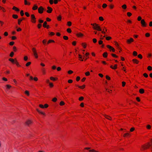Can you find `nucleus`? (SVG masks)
<instances>
[{"mask_svg": "<svg viewBox=\"0 0 152 152\" xmlns=\"http://www.w3.org/2000/svg\"><path fill=\"white\" fill-rule=\"evenodd\" d=\"M91 25L93 26V28L94 29L97 30L98 31H102V29L98 24H97L96 23H94L93 24L91 23Z\"/></svg>", "mask_w": 152, "mask_h": 152, "instance_id": "f257e3e1", "label": "nucleus"}, {"mask_svg": "<svg viewBox=\"0 0 152 152\" xmlns=\"http://www.w3.org/2000/svg\"><path fill=\"white\" fill-rule=\"evenodd\" d=\"M151 146V145L150 144V142L147 143L146 146H145L144 145H142V146L144 150L145 149H147Z\"/></svg>", "mask_w": 152, "mask_h": 152, "instance_id": "f03ea898", "label": "nucleus"}, {"mask_svg": "<svg viewBox=\"0 0 152 152\" xmlns=\"http://www.w3.org/2000/svg\"><path fill=\"white\" fill-rule=\"evenodd\" d=\"M44 10V9L42 6L40 7L38 9V12L40 14L42 13L43 12Z\"/></svg>", "mask_w": 152, "mask_h": 152, "instance_id": "7ed1b4c3", "label": "nucleus"}, {"mask_svg": "<svg viewBox=\"0 0 152 152\" xmlns=\"http://www.w3.org/2000/svg\"><path fill=\"white\" fill-rule=\"evenodd\" d=\"M141 23L142 26L143 27H145L147 26V24L143 19L141 20Z\"/></svg>", "mask_w": 152, "mask_h": 152, "instance_id": "20e7f679", "label": "nucleus"}, {"mask_svg": "<svg viewBox=\"0 0 152 152\" xmlns=\"http://www.w3.org/2000/svg\"><path fill=\"white\" fill-rule=\"evenodd\" d=\"M31 19L32 20V22L33 23H36V18L34 15L32 14L31 15Z\"/></svg>", "mask_w": 152, "mask_h": 152, "instance_id": "39448f33", "label": "nucleus"}, {"mask_svg": "<svg viewBox=\"0 0 152 152\" xmlns=\"http://www.w3.org/2000/svg\"><path fill=\"white\" fill-rule=\"evenodd\" d=\"M107 47L110 50V51L112 50L113 52H114L115 51V49L114 48L111 46L108 45H107Z\"/></svg>", "mask_w": 152, "mask_h": 152, "instance_id": "423d86ee", "label": "nucleus"}, {"mask_svg": "<svg viewBox=\"0 0 152 152\" xmlns=\"http://www.w3.org/2000/svg\"><path fill=\"white\" fill-rule=\"evenodd\" d=\"M47 8L48 10L47 11V12L48 13H51L53 10L52 9L49 7H48Z\"/></svg>", "mask_w": 152, "mask_h": 152, "instance_id": "0eeeda50", "label": "nucleus"}, {"mask_svg": "<svg viewBox=\"0 0 152 152\" xmlns=\"http://www.w3.org/2000/svg\"><path fill=\"white\" fill-rule=\"evenodd\" d=\"M134 39L132 38H130L129 39L127 40V42L128 44H130L131 42H133Z\"/></svg>", "mask_w": 152, "mask_h": 152, "instance_id": "6e6552de", "label": "nucleus"}, {"mask_svg": "<svg viewBox=\"0 0 152 152\" xmlns=\"http://www.w3.org/2000/svg\"><path fill=\"white\" fill-rule=\"evenodd\" d=\"M26 124L28 126H29V125L32 123V122L30 120H28L26 122Z\"/></svg>", "mask_w": 152, "mask_h": 152, "instance_id": "1a4fd4ad", "label": "nucleus"}, {"mask_svg": "<svg viewBox=\"0 0 152 152\" xmlns=\"http://www.w3.org/2000/svg\"><path fill=\"white\" fill-rule=\"evenodd\" d=\"M76 35L78 37H81L83 36V35L81 33H79L76 34Z\"/></svg>", "mask_w": 152, "mask_h": 152, "instance_id": "9d476101", "label": "nucleus"}, {"mask_svg": "<svg viewBox=\"0 0 152 152\" xmlns=\"http://www.w3.org/2000/svg\"><path fill=\"white\" fill-rule=\"evenodd\" d=\"M139 92L140 94H143L144 92V90L142 88L140 89L139 90Z\"/></svg>", "mask_w": 152, "mask_h": 152, "instance_id": "9b49d317", "label": "nucleus"}, {"mask_svg": "<svg viewBox=\"0 0 152 152\" xmlns=\"http://www.w3.org/2000/svg\"><path fill=\"white\" fill-rule=\"evenodd\" d=\"M24 4L26 5H29L30 4V3L29 2H28L27 0H24Z\"/></svg>", "mask_w": 152, "mask_h": 152, "instance_id": "f8f14e48", "label": "nucleus"}, {"mask_svg": "<svg viewBox=\"0 0 152 152\" xmlns=\"http://www.w3.org/2000/svg\"><path fill=\"white\" fill-rule=\"evenodd\" d=\"M38 8L37 6L36 5L34 4V7L32 8V9L34 10H35Z\"/></svg>", "mask_w": 152, "mask_h": 152, "instance_id": "ddd939ff", "label": "nucleus"}, {"mask_svg": "<svg viewBox=\"0 0 152 152\" xmlns=\"http://www.w3.org/2000/svg\"><path fill=\"white\" fill-rule=\"evenodd\" d=\"M12 9L15 10L17 11H19V10L18 8L15 6L13 7Z\"/></svg>", "mask_w": 152, "mask_h": 152, "instance_id": "4468645a", "label": "nucleus"}, {"mask_svg": "<svg viewBox=\"0 0 152 152\" xmlns=\"http://www.w3.org/2000/svg\"><path fill=\"white\" fill-rule=\"evenodd\" d=\"M9 60L13 63H14L15 61L12 58H9Z\"/></svg>", "mask_w": 152, "mask_h": 152, "instance_id": "2eb2a0df", "label": "nucleus"}, {"mask_svg": "<svg viewBox=\"0 0 152 152\" xmlns=\"http://www.w3.org/2000/svg\"><path fill=\"white\" fill-rule=\"evenodd\" d=\"M103 56L104 58H106L107 56V52L104 53L103 54Z\"/></svg>", "mask_w": 152, "mask_h": 152, "instance_id": "dca6fc26", "label": "nucleus"}, {"mask_svg": "<svg viewBox=\"0 0 152 152\" xmlns=\"http://www.w3.org/2000/svg\"><path fill=\"white\" fill-rule=\"evenodd\" d=\"M12 17L14 19H17L18 18V16L14 14L12 15Z\"/></svg>", "mask_w": 152, "mask_h": 152, "instance_id": "f3484780", "label": "nucleus"}, {"mask_svg": "<svg viewBox=\"0 0 152 152\" xmlns=\"http://www.w3.org/2000/svg\"><path fill=\"white\" fill-rule=\"evenodd\" d=\"M132 61L134 63H136V64H138V61L137 59H134L132 60Z\"/></svg>", "mask_w": 152, "mask_h": 152, "instance_id": "a211bd4d", "label": "nucleus"}, {"mask_svg": "<svg viewBox=\"0 0 152 152\" xmlns=\"http://www.w3.org/2000/svg\"><path fill=\"white\" fill-rule=\"evenodd\" d=\"M47 22L46 21H45L43 24V26L45 28L47 27Z\"/></svg>", "mask_w": 152, "mask_h": 152, "instance_id": "6ab92c4d", "label": "nucleus"}, {"mask_svg": "<svg viewBox=\"0 0 152 152\" xmlns=\"http://www.w3.org/2000/svg\"><path fill=\"white\" fill-rule=\"evenodd\" d=\"M37 111L39 113L42 114H43V115H45V113H43L42 112H41L38 109H37Z\"/></svg>", "mask_w": 152, "mask_h": 152, "instance_id": "aec40b11", "label": "nucleus"}, {"mask_svg": "<svg viewBox=\"0 0 152 152\" xmlns=\"http://www.w3.org/2000/svg\"><path fill=\"white\" fill-rule=\"evenodd\" d=\"M34 54L36 58H38L37 53L36 51L34 52Z\"/></svg>", "mask_w": 152, "mask_h": 152, "instance_id": "412c9836", "label": "nucleus"}, {"mask_svg": "<svg viewBox=\"0 0 152 152\" xmlns=\"http://www.w3.org/2000/svg\"><path fill=\"white\" fill-rule=\"evenodd\" d=\"M34 54L36 58H38L37 53L36 51L34 52Z\"/></svg>", "mask_w": 152, "mask_h": 152, "instance_id": "4be33fe9", "label": "nucleus"}, {"mask_svg": "<svg viewBox=\"0 0 152 152\" xmlns=\"http://www.w3.org/2000/svg\"><path fill=\"white\" fill-rule=\"evenodd\" d=\"M89 151L90 152H99V151H96L93 149L89 150Z\"/></svg>", "mask_w": 152, "mask_h": 152, "instance_id": "5701e85b", "label": "nucleus"}, {"mask_svg": "<svg viewBox=\"0 0 152 152\" xmlns=\"http://www.w3.org/2000/svg\"><path fill=\"white\" fill-rule=\"evenodd\" d=\"M76 86H78V87H79V88H84L85 87V85H84L83 86H78V85H76Z\"/></svg>", "mask_w": 152, "mask_h": 152, "instance_id": "b1692460", "label": "nucleus"}, {"mask_svg": "<svg viewBox=\"0 0 152 152\" xmlns=\"http://www.w3.org/2000/svg\"><path fill=\"white\" fill-rule=\"evenodd\" d=\"M54 42V41L53 40H49L47 44H49L50 42Z\"/></svg>", "mask_w": 152, "mask_h": 152, "instance_id": "393cba45", "label": "nucleus"}, {"mask_svg": "<svg viewBox=\"0 0 152 152\" xmlns=\"http://www.w3.org/2000/svg\"><path fill=\"white\" fill-rule=\"evenodd\" d=\"M147 68L148 69L149 71H151L152 69V67L150 66H148Z\"/></svg>", "mask_w": 152, "mask_h": 152, "instance_id": "a878e982", "label": "nucleus"}, {"mask_svg": "<svg viewBox=\"0 0 152 152\" xmlns=\"http://www.w3.org/2000/svg\"><path fill=\"white\" fill-rule=\"evenodd\" d=\"M22 21V19H18V23L19 25H20V22L21 21Z\"/></svg>", "mask_w": 152, "mask_h": 152, "instance_id": "bb28decb", "label": "nucleus"}, {"mask_svg": "<svg viewBox=\"0 0 152 152\" xmlns=\"http://www.w3.org/2000/svg\"><path fill=\"white\" fill-rule=\"evenodd\" d=\"M105 118H107L109 120H110V118H111V117L108 116V115H105Z\"/></svg>", "mask_w": 152, "mask_h": 152, "instance_id": "cd10ccee", "label": "nucleus"}, {"mask_svg": "<svg viewBox=\"0 0 152 152\" xmlns=\"http://www.w3.org/2000/svg\"><path fill=\"white\" fill-rule=\"evenodd\" d=\"M67 32L69 33H70L71 32V30L70 28H68L67 29Z\"/></svg>", "mask_w": 152, "mask_h": 152, "instance_id": "c85d7f7f", "label": "nucleus"}, {"mask_svg": "<svg viewBox=\"0 0 152 152\" xmlns=\"http://www.w3.org/2000/svg\"><path fill=\"white\" fill-rule=\"evenodd\" d=\"M133 55L135 56H137V53L135 51H134L133 52Z\"/></svg>", "mask_w": 152, "mask_h": 152, "instance_id": "c756f323", "label": "nucleus"}, {"mask_svg": "<svg viewBox=\"0 0 152 152\" xmlns=\"http://www.w3.org/2000/svg\"><path fill=\"white\" fill-rule=\"evenodd\" d=\"M122 8L124 9H126V6L125 4H124L122 6Z\"/></svg>", "mask_w": 152, "mask_h": 152, "instance_id": "7c9ffc66", "label": "nucleus"}, {"mask_svg": "<svg viewBox=\"0 0 152 152\" xmlns=\"http://www.w3.org/2000/svg\"><path fill=\"white\" fill-rule=\"evenodd\" d=\"M31 63V62H28L26 64V66H28L30 65Z\"/></svg>", "mask_w": 152, "mask_h": 152, "instance_id": "2f4dec72", "label": "nucleus"}, {"mask_svg": "<svg viewBox=\"0 0 152 152\" xmlns=\"http://www.w3.org/2000/svg\"><path fill=\"white\" fill-rule=\"evenodd\" d=\"M25 93L26 94H27L28 96H29V91H25Z\"/></svg>", "mask_w": 152, "mask_h": 152, "instance_id": "473e14b6", "label": "nucleus"}, {"mask_svg": "<svg viewBox=\"0 0 152 152\" xmlns=\"http://www.w3.org/2000/svg\"><path fill=\"white\" fill-rule=\"evenodd\" d=\"M84 99V98L83 97V96H81V97H80L79 99V100L80 101H81L82 100H83Z\"/></svg>", "mask_w": 152, "mask_h": 152, "instance_id": "72a5a7b5", "label": "nucleus"}, {"mask_svg": "<svg viewBox=\"0 0 152 152\" xmlns=\"http://www.w3.org/2000/svg\"><path fill=\"white\" fill-rule=\"evenodd\" d=\"M50 79L51 80H53V81H55L56 80V79L52 77H50Z\"/></svg>", "mask_w": 152, "mask_h": 152, "instance_id": "f704fd0d", "label": "nucleus"}, {"mask_svg": "<svg viewBox=\"0 0 152 152\" xmlns=\"http://www.w3.org/2000/svg\"><path fill=\"white\" fill-rule=\"evenodd\" d=\"M63 38L64 39L66 40L68 39V37H67L66 36H64L63 37Z\"/></svg>", "mask_w": 152, "mask_h": 152, "instance_id": "c9c22d12", "label": "nucleus"}, {"mask_svg": "<svg viewBox=\"0 0 152 152\" xmlns=\"http://www.w3.org/2000/svg\"><path fill=\"white\" fill-rule=\"evenodd\" d=\"M14 54V53L13 52H12L10 54V56L11 57H12L13 56Z\"/></svg>", "mask_w": 152, "mask_h": 152, "instance_id": "e433bc0d", "label": "nucleus"}, {"mask_svg": "<svg viewBox=\"0 0 152 152\" xmlns=\"http://www.w3.org/2000/svg\"><path fill=\"white\" fill-rule=\"evenodd\" d=\"M72 23L70 21H69L67 22V25L69 26H70L71 25Z\"/></svg>", "mask_w": 152, "mask_h": 152, "instance_id": "4c0bfd02", "label": "nucleus"}, {"mask_svg": "<svg viewBox=\"0 0 152 152\" xmlns=\"http://www.w3.org/2000/svg\"><path fill=\"white\" fill-rule=\"evenodd\" d=\"M146 128L148 129H150L151 128V126L149 125H148L147 126Z\"/></svg>", "mask_w": 152, "mask_h": 152, "instance_id": "58836bf2", "label": "nucleus"}, {"mask_svg": "<svg viewBox=\"0 0 152 152\" xmlns=\"http://www.w3.org/2000/svg\"><path fill=\"white\" fill-rule=\"evenodd\" d=\"M106 39L109 40L111 39V37H106Z\"/></svg>", "mask_w": 152, "mask_h": 152, "instance_id": "ea45409f", "label": "nucleus"}, {"mask_svg": "<svg viewBox=\"0 0 152 152\" xmlns=\"http://www.w3.org/2000/svg\"><path fill=\"white\" fill-rule=\"evenodd\" d=\"M143 75V76L145 77H148V75L146 73H144Z\"/></svg>", "mask_w": 152, "mask_h": 152, "instance_id": "a19ab883", "label": "nucleus"}, {"mask_svg": "<svg viewBox=\"0 0 152 152\" xmlns=\"http://www.w3.org/2000/svg\"><path fill=\"white\" fill-rule=\"evenodd\" d=\"M57 100V99L56 98H53L52 99V101L53 102H56Z\"/></svg>", "mask_w": 152, "mask_h": 152, "instance_id": "79ce46f5", "label": "nucleus"}, {"mask_svg": "<svg viewBox=\"0 0 152 152\" xmlns=\"http://www.w3.org/2000/svg\"><path fill=\"white\" fill-rule=\"evenodd\" d=\"M20 14L21 16H23L24 15V13L23 10L21 11Z\"/></svg>", "mask_w": 152, "mask_h": 152, "instance_id": "37998d69", "label": "nucleus"}, {"mask_svg": "<svg viewBox=\"0 0 152 152\" xmlns=\"http://www.w3.org/2000/svg\"><path fill=\"white\" fill-rule=\"evenodd\" d=\"M99 19L101 21H103L104 20V19L102 17H100Z\"/></svg>", "mask_w": 152, "mask_h": 152, "instance_id": "c03bdc74", "label": "nucleus"}, {"mask_svg": "<svg viewBox=\"0 0 152 152\" xmlns=\"http://www.w3.org/2000/svg\"><path fill=\"white\" fill-rule=\"evenodd\" d=\"M6 86L8 89H10L11 87V86L9 85H6Z\"/></svg>", "mask_w": 152, "mask_h": 152, "instance_id": "a18cd8bd", "label": "nucleus"}, {"mask_svg": "<svg viewBox=\"0 0 152 152\" xmlns=\"http://www.w3.org/2000/svg\"><path fill=\"white\" fill-rule=\"evenodd\" d=\"M60 104L61 105H63L64 104V103L63 101H61L60 102Z\"/></svg>", "mask_w": 152, "mask_h": 152, "instance_id": "49530a36", "label": "nucleus"}, {"mask_svg": "<svg viewBox=\"0 0 152 152\" xmlns=\"http://www.w3.org/2000/svg\"><path fill=\"white\" fill-rule=\"evenodd\" d=\"M107 6V5L106 4H104L102 5V7L103 8H105Z\"/></svg>", "mask_w": 152, "mask_h": 152, "instance_id": "de8ad7c7", "label": "nucleus"}, {"mask_svg": "<svg viewBox=\"0 0 152 152\" xmlns=\"http://www.w3.org/2000/svg\"><path fill=\"white\" fill-rule=\"evenodd\" d=\"M25 14L27 17H28L30 16L29 14L27 12H26Z\"/></svg>", "mask_w": 152, "mask_h": 152, "instance_id": "09e8293b", "label": "nucleus"}, {"mask_svg": "<svg viewBox=\"0 0 152 152\" xmlns=\"http://www.w3.org/2000/svg\"><path fill=\"white\" fill-rule=\"evenodd\" d=\"M138 57L140 59H141L142 58V55L140 54L138 55Z\"/></svg>", "mask_w": 152, "mask_h": 152, "instance_id": "8fccbe9b", "label": "nucleus"}, {"mask_svg": "<svg viewBox=\"0 0 152 152\" xmlns=\"http://www.w3.org/2000/svg\"><path fill=\"white\" fill-rule=\"evenodd\" d=\"M145 35L146 37H148L150 36V34L149 33H147L145 34Z\"/></svg>", "mask_w": 152, "mask_h": 152, "instance_id": "3c124183", "label": "nucleus"}, {"mask_svg": "<svg viewBox=\"0 0 152 152\" xmlns=\"http://www.w3.org/2000/svg\"><path fill=\"white\" fill-rule=\"evenodd\" d=\"M57 19L58 20H61V17L60 15L59 16L57 17Z\"/></svg>", "mask_w": 152, "mask_h": 152, "instance_id": "603ef678", "label": "nucleus"}, {"mask_svg": "<svg viewBox=\"0 0 152 152\" xmlns=\"http://www.w3.org/2000/svg\"><path fill=\"white\" fill-rule=\"evenodd\" d=\"M137 20L138 21L141 20H142L141 17L140 16H139L137 18Z\"/></svg>", "mask_w": 152, "mask_h": 152, "instance_id": "864d4df0", "label": "nucleus"}, {"mask_svg": "<svg viewBox=\"0 0 152 152\" xmlns=\"http://www.w3.org/2000/svg\"><path fill=\"white\" fill-rule=\"evenodd\" d=\"M132 15V13L130 12H128L127 13V15L128 16H130Z\"/></svg>", "mask_w": 152, "mask_h": 152, "instance_id": "5fc2aeb1", "label": "nucleus"}, {"mask_svg": "<svg viewBox=\"0 0 152 152\" xmlns=\"http://www.w3.org/2000/svg\"><path fill=\"white\" fill-rule=\"evenodd\" d=\"M14 44V42H10V45H13Z\"/></svg>", "mask_w": 152, "mask_h": 152, "instance_id": "6e6d98bb", "label": "nucleus"}, {"mask_svg": "<svg viewBox=\"0 0 152 152\" xmlns=\"http://www.w3.org/2000/svg\"><path fill=\"white\" fill-rule=\"evenodd\" d=\"M129 134L128 133H125V134L124 135V137H126V136H128V135H129Z\"/></svg>", "mask_w": 152, "mask_h": 152, "instance_id": "4d7b16f0", "label": "nucleus"}, {"mask_svg": "<svg viewBox=\"0 0 152 152\" xmlns=\"http://www.w3.org/2000/svg\"><path fill=\"white\" fill-rule=\"evenodd\" d=\"M102 43L103 41L102 40H100L99 41V45H102Z\"/></svg>", "mask_w": 152, "mask_h": 152, "instance_id": "13d9d810", "label": "nucleus"}, {"mask_svg": "<svg viewBox=\"0 0 152 152\" xmlns=\"http://www.w3.org/2000/svg\"><path fill=\"white\" fill-rule=\"evenodd\" d=\"M85 75L87 76H88L90 75V73L89 72H88L85 73Z\"/></svg>", "mask_w": 152, "mask_h": 152, "instance_id": "bf43d9fd", "label": "nucleus"}, {"mask_svg": "<svg viewBox=\"0 0 152 152\" xmlns=\"http://www.w3.org/2000/svg\"><path fill=\"white\" fill-rule=\"evenodd\" d=\"M49 2L50 4H53V0H50Z\"/></svg>", "mask_w": 152, "mask_h": 152, "instance_id": "052dcab7", "label": "nucleus"}, {"mask_svg": "<svg viewBox=\"0 0 152 152\" xmlns=\"http://www.w3.org/2000/svg\"><path fill=\"white\" fill-rule=\"evenodd\" d=\"M39 106L41 108H44V106L42 104H40L39 105Z\"/></svg>", "mask_w": 152, "mask_h": 152, "instance_id": "680f3d73", "label": "nucleus"}, {"mask_svg": "<svg viewBox=\"0 0 152 152\" xmlns=\"http://www.w3.org/2000/svg\"><path fill=\"white\" fill-rule=\"evenodd\" d=\"M82 45L83 46L84 48H86V44H85L84 43H82Z\"/></svg>", "mask_w": 152, "mask_h": 152, "instance_id": "e2e57ef3", "label": "nucleus"}, {"mask_svg": "<svg viewBox=\"0 0 152 152\" xmlns=\"http://www.w3.org/2000/svg\"><path fill=\"white\" fill-rule=\"evenodd\" d=\"M42 26V24H39L38 25V27L39 28H40Z\"/></svg>", "mask_w": 152, "mask_h": 152, "instance_id": "0e129e2a", "label": "nucleus"}, {"mask_svg": "<svg viewBox=\"0 0 152 152\" xmlns=\"http://www.w3.org/2000/svg\"><path fill=\"white\" fill-rule=\"evenodd\" d=\"M111 55L113 57L117 58L118 56H116L115 54H112Z\"/></svg>", "mask_w": 152, "mask_h": 152, "instance_id": "69168bd1", "label": "nucleus"}, {"mask_svg": "<svg viewBox=\"0 0 152 152\" xmlns=\"http://www.w3.org/2000/svg\"><path fill=\"white\" fill-rule=\"evenodd\" d=\"M93 40V42L94 43H95L96 42H97V40L96 39H94Z\"/></svg>", "mask_w": 152, "mask_h": 152, "instance_id": "338daca9", "label": "nucleus"}, {"mask_svg": "<svg viewBox=\"0 0 152 152\" xmlns=\"http://www.w3.org/2000/svg\"><path fill=\"white\" fill-rule=\"evenodd\" d=\"M39 22L40 23H42L43 22V20L41 19L39 20Z\"/></svg>", "mask_w": 152, "mask_h": 152, "instance_id": "774afa93", "label": "nucleus"}]
</instances>
